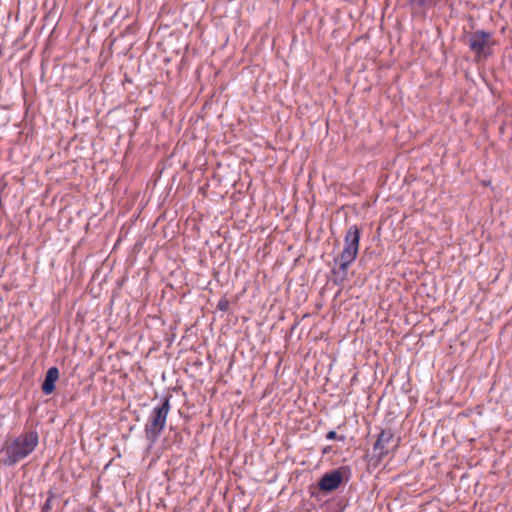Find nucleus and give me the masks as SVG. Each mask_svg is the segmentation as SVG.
<instances>
[{"instance_id": "nucleus-3", "label": "nucleus", "mask_w": 512, "mask_h": 512, "mask_svg": "<svg viewBox=\"0 0 512 512\" xmlns=\"http://www.w3.org/2000/svg\"><path fill=\"white\" fill-rule=\"evenodd\" d=\"M170 409V400L169 398H165L160 405L154 407L151 411L148 422L145 425V434L151 443L157 441L165 428Z\"/></svg>"}, {"instance_id": "nucleus-1", "label": "nucleus", "mask_w": 512, "mask_h": 512, "mask_svg": "<svg viewBox=\"0 0 512 512\" xmlns=\"http://www.w3.org/2000/svg\"><path fill=\"white\" fill-rule=\"evenodd\" d=\"M36 431H27L6 439L0 448V464L11 467L26 459L38 446Z\"/></svg>"}, {"instance_id": "nucleus-10", "label": "nucleus", "mask_w": 512, "mask_h": 512, "mask_svg": "<svg viewBox=\"0 0 512 512\" xmlns=\"http://www.w3.org/2000/svg\"><path fill=\"white\" fill-rule=\"evenodd\" d=\"M229 305H230L229 301H228L226 298H222V299H220V301L218 302V304H217V308H218L219 310L223 311V312H226V311H228V309H229Z\"/></svg>"}, {"instance_id": "nucleus-13", "label": "nucleus", "mask_w": 512, "mask_h": 512, "mask_svg": "<svg viewBox=\"0 0 512 512\" xmlns=\"http://www.w3.org/2000/svg\"><path fill=\"white\" fill-rule=\"evenodd\" d=\"M63 13H64V6L61 8L60 17L63 15Z\"/></svg>"}, {"instance_id": "nucleus-9", "label": "nucleus", "mask_w": 512, "mask_h": 512, "mask_svg": "<svg viewBox=\"0 0 512 512\" xmlns=\"http://www.w3.org/2000/svg\"><path fill=\"white\" fill-rule=\"evenodd\" d=\"M55 18V13L50 11L44 18V24L41 30L49 29V32H55L57 27V23H55Z\"/></svg>"}, {"instance_id": "nucleus-7", "label": "nucleus", "mask_w": 512, "mask_h": 512, "mask_svg": "<svg viewBox=\"0 0 512 512\" xmlns=\"http://www.w3.org/2000/svg\"><path fill=\"white\" fill-rule=\"evenodd\" d=\"M59 378V370L57 367H51L46 373V377L42 384V391L44 394L49 395L55 389V382Z\"/></svg>"}, {"instance_id": "nucleus-2", "label": "nucleus", "mask_w": 512, "mask_h": 512, "mask_svg": "<svg viewBox=\"0 0 512 512\" xmlns=\"http://www.w3.org/2000/svg\"><path fill=\"white\" fill-rule=\"evenodd\" d=\"M360 238V228L357 225L350 226L344 237L343 250L335 260L343 274L347 273L348 267L355 261L358 255Z\"/></svg>"}, {"instance_id": "nucleus-4", "label": "nucleus", "mask_w": 512, "mask_h": 512, "mask_svg": "<svg viewBox=\"0 0 512 512\" xmlns=\"http://www.w3.org/2000/svg\"><path fill=\"white\" fill-rule=\"evenodd\" d=\"M464 42L475 53L477 60L491 55L492 47L495 45L491 34H470L469 38H464Z\"/></svg>"}, {"instance_id": "nucleus-5", "label": "nucleus", "mask_w": 512, "mask_h": 512, "mask_svg": "<svg viewBox=\"0 0 512 512\" xmlns=\"http://www.w3.org/2000/svg\"><path fill=\"white\" fill-rule=\"evenodd\" d=\"M394 442V433L391 429H383L373 446L377 457L382 460L390 453V445Z\"/></svg>"}, {"instance_id": "nucleus-12", "label": "nucleus", "mask_w": 512, "mask_h": 512, "mask_svg": "<svg viewBox=\"0 0 512 512\" xmlns=\"http://www.w3.org/2000/svg\"><path fill=\"white\" fill-rule=\"evenodd\" d=\"M330 449H331V447H330V446H328V447L324 448L323 453H328V452L330 451Z\"/></svg>"}, {"instance_id": "nucleus-6", "label": "nucleus", "mask_w": 512, "mask_h": 512, "mask_svg": "<svg viewBox=\"0 0 512 512\" xmlns=\"http://www.w3.org/2000/svg\"><path fill=\"white\" fill-rule=\"evenodd\" d=\"M342 482V473L340 470H334L322 476L318 483V488L323 492H331L336 490Z\"/></svg>"}, {"instance_id": "nucleus-8", "label": "nucleus", "mask_w": 512, "mask_h": 512, "mask_svg": "<svg viewBox=\"0 0 512 512\" xmlns=\"http://www.w3.org/2000/svg\"><path fill=\"white\" fill-rule=\"evenodd\" d=\"M437 1L438 0H411V4L421 12H425L435 6Z\"/></svg>"}, {"instance_id": "nucleus-14", "label": "nucleus", "mask_w": 512, "mask_h": 512, "mask_svg": "<svg viewBox=\"0 0 512 512\" xmlns=\"http://www.w3.org/2000/svg\"><path fill=\"white\" fill-rule=\"evenodd\" d=\"M397 447H398V442H396V443L394 444V448H397Z\"/></svg>"}, {"instance_id": "nucleus-11", "label": "nucleus", "mask_w": 512, "mask_h": 512, "mask_svg": "<svg viewBox=\"0 0 512 512\" xmlns=\"http://www.w3.org/2000/svg\"><path fill=\"white\" fill-rule=\"evenodd\" d=\"M326 438L328 440H335V439H339L341 441H344L345 440V437L344 436H340L338 437L337 436V433L335 431H329L327 434H326Z\"/></svg>"}]
</instances>
